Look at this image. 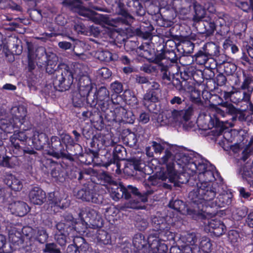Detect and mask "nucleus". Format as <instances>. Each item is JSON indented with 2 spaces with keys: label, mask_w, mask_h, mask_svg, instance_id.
Instances as JSON below:
<instances>
[{
  "label": "nucleus",
  "mask_w": 253,
  "mask_h": 253,
  "mask_svg": "<svg viewBox=\"0 0 253 253\" xmlns=\"http://www.w3.org/2000/svg\"><path fill=\"white\" fill-rule=\"evenodd\" d=\"M113 101L109 99L108 100H104V101H97V109H101L103 112H106L109 111L110 106L112 105Z\"/></svg>",
  "instance_id": "nucleus-60"
},
{
  "label": "nucleus",
  "mask_w": 253,
  "mask_h": 253,
  "mask_svg": "<svg viewBox=\"0 0 253 253\" xmlns=\"http://www.w3.org/2000/svg\"><path fill=\"white\" fill-rule=\"evenodd\" d=\"M51 176L57 181L63 182L65 180L66 174L61 166H57L51 172Z\"/></svg>",
  "instance_id": "nucleus-45"
},
{
  "label": "nucleus",
  "mask_w": 253,
  "mask_h": 253,
  "mask_svg": "<svg viewBox=\"0 0 253 253\" xmlns=\"http://www.w3.org/2000/svg\"><path fill=\"white\" fill-rule=\"evenodd\" d=\"M110 98L109 91L105 86L99 87L93 95L87 98V103L91 107H95L98 101H104L108 100Z\"/></svg>",
  "instance_id": "nucleus-20"
},
{
  "label": "nucleus",
  "mask_w": 253,
  "mask_h": 253,
  "mask_svg": "<svg viewBox=\"0 0 253 253\" xmlns=\"http://www.w3.org/2000/svg\"><path fill=\"white\" fill-rule=\"evenodd\" d=\"M183 241L188 245H195L197 241L196 234L194 232L187 233L182 238Z\"/></svg>",
  "instance_id": "nucleus-54"
},
{
  "label": "nucleus",
  "mask_w": 253,
  "mask_h": 253,
  "mask_svg": "<svg viewBox=\"0 0 253 253\" xmlns=\"http://www.w3.org/2000/svg\"><path fill=\"white\" fill-rule=\"evenodd\" d=\"M212 243L211 239L207 237H202L199 245V248L204 253H210L212 250Z\"/></svg>",
  "instance_id": "nucleus-49"
},
{
  "label": "nucleus",
  "mask_w": 253,
  "mask_h": 253,
  "mask_svg": "<svg viewBox=\"0 0 253 253\" xmlns=\"http://www.w3.org/2000/svg\"><path fill=\"white\" fill-rule=\"evenodd\" d=\"M153 247H155L157 253H167L168 251V243L160 240L159 239L153 238L151 239Z\"/></svg>",
  "instance_id": "nucleus-42"
},
{
  "label": "nucleus",
  "mask_w": 253,
  "mask_h": 253,
  "mask_svg": "<svg viewBox=\"0 0 253 253\" xmlns=\"http://www.w3.org/2000/svg\"><path fill=\"white\" fill-rule=\"evenodd\" d=\"M20 149H13V152L15 154L17 155L18 156H21L22 155H25L26 154H35L36 153V151L34 150V149L32 148H30L28 147L23 148L22 146L20 147Z\"/></svg>",
  "instance_id": "nucleus-62"
},
{
  "label": "nucleus",
  "mask_w": 253,
  "mask_h": 253,
  "mask_svg": "<svg viewBox=\"0 0 253 253\" xmlns=\"http://www.w3.org/2000/svg\"><path fill=\"white\" fill-rule=\"evenodd\" d=\"M29 200L31 204L41 205L45 200V193L40 188L33 187L30 191Z\"/></svg>",
  "instance_id": "nucleus-24"
},
{
  "label": "nucleus",
  "mask_w": 253,
  "mask_h": 253,
  "mask_svg": "<svg viewBox=\"0 0 253 253\" xmlns=\"http://www.w3.org/2000/svg\"><path fill=\"white\" fill-rule=\"evenodd\" d=\"M192 156L191 154L185 153L174 154L172 148H167L164 155L160 158L159 163L161 165H166V168H169V163L172 164V168H175V164L176 163L180 167L187 166L189 169L191 163L194 161Z\"/></svg>",
  "instance_id": "nucleus-7"
},
{
  "label": "nucleus",
  "mask_w": 253,
  "mask_h": 253,
  "mask_svg": "<svg viewBox=\"0 0 253 253\" xmlns=\"http://www.w3.org/2000/svg\"><path fill=\"white\" fill-rule=\"evenodd\" d=\"M237 172L243 179L248 180V178L253 177V168L248 162L246 165L241 166L238 169Z\"/></svg>",
  "instance_id": "nucleus-40"
},
{
  "label": "nucleus",
  "mask_w": 253,
  "mask_h": 253,
  "mask_svg": "<svg viewBox=\"0 0 253 253\" xmlns=\"http://www.w3.org/2000/svg\"><path fill=\"white\" fill-rule=\"evenodd\" d=\"M210 58L205 51L200 50L195 54V60L199 65H204L207 63Z\"/></svg>",
  "instance_id": "nucleus-52"
},
{
  "label": "nucleus",
  "mask_w": 253,
  "mask_h": 253,
  "mask_svg": "<svg viewBox=\"0 0 253 253\" xmlns=\"http://www.w3.org/2000/svg\"><path fill=\"white\" fill-rule=\"evenodd\" d=\"M151 239H146L142 233H138L134 235L132 240V245L125 240L124 243L120 246L123 253H140L146 246L151 242Z\"/></svg>",
  "instance_id": "nucleus-9"
},
{
  "label": "nucleus",
  "mask_w": 253,
  "mask_h": 253,
  "mask_svg": "<svg viewBox=\"0 0 253 253\" xmlns=\"http://www.w3.org/2000/svg\"><path fill=\"white\" fill-rule=\"evenodd\" d=\"M13 120L15 124L19 127L27 122V110L24 105L14 106L10 110Z\"/></svg>",
  "instance_id": "nucleus-18"
},
{
  "label": "nucleus",
  "mask_w": 253,
  "mask_h": 253,
  "mask_svg": "<svg viewBox=\"0 0 253 253\" xmlns=\"http://www.w3.org/2000/svg\"><path fill=\"white\" fill-rule=\"evenodd\" d=\"M95 214H91L90 212H86L80 210L78 214V219L82 222L88 223V226L92 229H100L104 224L102 217L94 211Z\"/></svg>",
  "instance_id": "nucleus-14"
},
{
  "label": "nucleus",
  "mask_w": 253,
  "mask_h": 253,
  "mask_svg": "<svg viewBox=\"0 0 253 253\" xmlns=\"http://www.w3.org/2000/svg\"><path fill=\"white\" fill-rule=\"evenodd\" d=\"M47 147H49L47 154L55 158H65L68 159L72 158V156L67 151V146L57 136L51 137Z\"/></svg>",
  "instance_id": "nucleus-11"
},
{
  "label": "nucleus",
  "mask_w": 253,
  "mask_h": 253,
  "mask_svg": "<svg viewBox=\"0 0 253 253\" xmlns=\"http://www.w3.org/2000/svg\"><path fill=\"white\" fill-rule=\"evenodd\" d=\"M49 53L46 52L45 48L43 46H39L37 47L35 52H32V56L35 57L37 62V65L42 67V65H44L47 59L48 58Z\"/></svg>",
  "instance_id": "nucleus-29"
},
{
  "label": "nucleus",
  "mask_w": 253,
  "mask_h": 253,
  "mask_svg": "<svg viewBox=\"0 0 253 253\" xmlns=\"http://www.w3.org/2000/svg\"><path fill=\"white\" fill-rule=\"evenodd\" d=\"M79 176L78 179L79 180L84 178V175L97 176L98 172L92 168L84 169L79 172Z\"/></svg>",
  "instance_id": "nucleus-63"
},
{
  "label": "nucleus",
  "mask_w": 253,
  "mask_h": 253,
  "mask_svg": "<svg viewBox=\"0 0 253 253\" xmlns=\"http://www.w3.org/2000/svg\"><path fill=\"white\" fill-rule=\"evenodd\" d=\"M58 232L55 234V239L57 243L61 247H65L67 243L68 230L66 229L65 223L59 222L56 224Z\"/></svg>",
  "instance_id": "nucleus-27"
},
{
  "label": "nucleus",
  "mask_w": 253,
  "mask_h": 253,
  "mask_svg": "<svg viewBox=\"0 0 253 253\" xmlns=\"http://www.w3.org/2000/svg\"><path fill=\"white\" fill-rule=\"evenodd\" d=\"M94 193L88 192L84 190L80 189L77 193V197L85 201H90L93 199V196Z\"/></svg>",
  "instance_id": "nucleus-57"
},
{
  "label": "nucleus",
  "mask_w": 253,
  "mask_h": 253,
  "mask_svg": "<svg viewBox=\"0 0 253 253\" xmlns=\"http://www.w3.org/2000/svg\"><path fill=\"white\" fill-rule=\"evenodd\" d=\"M90 96L83 94L78 91H75L72 94V103L74 106L76 107H81L84 105L85 100L87 102V98Z\"/></svg>",
  "instance_id": "nucleus-43"
},
{
  "label": "nucleus",
  "mask_w": 253,
  "mask_h": 253,
  "mask_svg": "<svg viewBox=\"0 0 253 253\" xmlns=\"http://www.w3.org/2000/svg\"><path fill=\"white\" fill-rule=\"evenodd\" d=\"M44 253H61L60 249L58 248L55 243H46L45 248L43 249Z\"/></svg>",
  "instance_id": "nucleus-59"
},
{
  "label": "nucleus",
  "mask_w": 253,
  "mask_h": 253,
  "mask_svg": "<svg viewBox=\"0 0 253 253\" xmlns=\"http://www.w3.org/2000/svg\"><path fill=\"white\" fill-rule=\"evenodd\" d=\"M9 47L10 52L12 54L15 55H20L22 52V46L21 41L16 37L12 38L8 42V45L6 47Z\"/></svg>",
  "instance_id": "nucleus-35"
},
{
  "label": "nucleus",
  "mask_w": 253,
  "mask_h": 253,
  "mask_svg": "<svg viewBox=\"0 0 253 253\" xmlns=\"http://www.w3.org/2000/svg\"><path fill=\"white\" fill-rule=\"evenodd\" d=\"M216 190L211 182L202 181L196 182V188L189 193L191 203L203 205L205 201H211L215 196Z\"/></svg>",
  "instance_id": "nucleus-5"
},
{
  "label": "nucleus",
  "mask_w": 253,
  "mask_h": 253,
  "mask_svg": "<svg viewBox=\"0 0 253 253\" xmlns=\"http://www.w3.org/2000/svg\"><path fill=\"white\" fill-rule=\"evenodd\" d=\"M160 70L162 73V79L166 80L168 81H171L172 80V75L170 74V72L169 71V66L165 65L164 63L161 61L159 63Z\"/></svg>",
  "instance_id": "nucleus-53"
},
{
  "label": "nucleus",
  "mask_w": 253,
  "mask_h": 253,
  "mask_svg": "<svg viewBox=\"0 0 253 253\" xmlns=\"http://www.w3.org/2000/svg\"><path fill=\"white\" fill-rule=\"evenodd\" d=\"M5 184L15 191L21 190L23 187L22 182L13 175L9 176L5 180Z\"/></svg>",
  "instance_id": "nucleus-39"
},
{
  "label": "nucleus",
  "mask_w": 253,
  "mask_h": 253,
  "mask_svg": "<svg viewBox=\"0 0 253 253\" xmlns=\"http://www.w3.org/2000/svg\"><path fill=\"white\" fill-rule=\"evenodd\" d=\"M95 55L101 61L108 62L114 59L113 55L108 50H98Z\"/></svg>",
  "instance_id": "nucleus-50"
},
{
  "label": "nucleus",
  "mask_w": 253,
  "mask_h": 253,
  "mask_svg": "<svg viewBox=\"0 0 253 253\" xmlns=\"http://www.w3.org/2000/svg\"><path fill=\"white\" fill-rule=\"evenodd\" d=\"M92 89L91 80L88 76H82L78 83V92L83 96H91L89 94Z\"/></svg>",
  "instance_id": "nucleus-25"
},
{
  "label": "nucleus",
  "mask_w": 253,
  "mask_h": 253,
  "mask_svg": "<svg viewBox=\"0 0 253 253\" xmlns=\"http://www.w3.org/2000/svg\"><path fill=\"white\" fill-rule=\"evenodd\" d=\"M62 3L72 12L78 13L81 16L89 18L93 16V12L83 6L80 0H63Z\"/></svg>",
  "instance_id": "nucleus-15"
},
{
  "label": "nucleus",
  "mask_w": 253,
  "mask_h": 253,
  "mask_svg": "<svg viewBox=\"0 0 253 253\" xmlns=\"http://www.w3.org/2000/svg\"><path fill=\"white\" fill-rule=\"evenodd\" d=\"M233 207L231 211H232L231 217L233 220L239 221L246 216L248 211L247 207Z\"/></svg>",
  "instance_id": "nucleus-37"
},
{
  "label": "nucleus",
  "mask_w": 253,
  "mask_h": 253,
  "mask_svg": "<svg viewBox=\"0 0 253 253\" xmlns=\"http://www.w3.org/2000/svg\"><path fill=\"white\" fill-rule=\"evenodd\" d=\"M193 112L192 105L183 110L179 111L175 109L166 110L162 115L161 125H169L179 122L182 124L184 130H190L194 126L193 123L189 121Z\"/></svg>",
  "instance_id": "nucleus-3"
},
{
  "label": "nucleus",
  "mask_w": 253,
  "mask_h": 253,
  "mask_svg": "<svg viewBox=\"0 0 253 253\" xmlns=\"http://www.w3.org/2000/svg\"><path fill=\"white\" fill-rule=\"evenodd\" d=\"M244 80L241 85L240 88L246 90L243 92V100L245 102L250 101L251 94L253 92V77L250 75L243 73Z\"/></svg>",
  "instance_id": "nucleus-21"
},
{
  "label": "nucleus",
  "mask_w": 253,
  "mask_h": 253,
  "mask_svg": "<svg viewBox=\"0 0 253 253\" xmlns=\"http://www.w3.org/2000/svg\"><path fill=\"white\" fill-rule=\"evenodd\" d=\"M159 212L151 219L154 229L148 235V239H159L164 242H175V233L169 230V225L165 217L160 215Z\"/></svg>",
  "instance_id": "nucleus-4"
},
{
  "label": "nucleus",
  "mask_w": 253,
  "mask_h": 253,
  "mask_svg": "<svg viewBox=\"0 0 253 253\" xmlns=\"http://www.w3.org/2000/svg\"><path fill=\"white\" fill-rule=\"evenodd\" d=\"M152 147L154 150V153L156 155H161L163 154L162 156L165 154V151L167 148L165 149L163 144L157 142V141H153L152 142Z\"/></svg>",
  "instance_id": "nucleus-61"
},
{
  "label": "nucleus",
  "mask_w": 253,
  "mask_h": 253,
  "mask_svg": "<svg viewBox=\"0 0 253 253\" xmlns=\"http://www.w3.org/2000/svg\"><path fill=\"white\" fill-rule=\"evenodd\" d=\"M110 6V8L93 6L92 8L98 11L115 12L122 15L124 19L122 22L130 25L135 20V17L140 20L146 14V9L139 0H125L126 4L121 0H104Z\"/></svg>",
  "instance_id": "nucleus-1"
},
{
  "label": "nucleus",
  "mask_w": 253,
  "mask_h": 253,
  "mask_svg": "<svg viewBox=\"0 0 253 253\" xmlns=\"http://www.w3.org/2000/svg\"><path fill=\"white\" fill-rule=\"evenodd\" d=\"M203 50L210 58L219 55V46L214 42L207 43L203 47Z\"/></svg>",
  "instance_id": "nucleus-38"
},
{
  "label": "nucleus",
  "mask_w": 253,
  "mask_h": 253,
  "mask_svg": "<svg viewBox=\"0 0 253 253\" xmlns=\"http://www.w3.org/2000/svg\"><path fill=\"white\" fill-rule=\"evenodd\" d=\"M172 164L169 163V168L160 176V179L163 181V187L166 189H171L172 186L180 187L181 184L188 182L192 184V178L188 179L187 173H178L175 168H172Z\"/></svg>",
  "instance_id": "nucleus-6"
},
{
  "label": "nucleus",
  "mask_w": 253,
  "mask_h": 253,
  "mask_svg": "<svg viewBox=\"0 0 253 253\" xmlns=\"http://www.w3.org/2000/svg\"><path fill=\"white\" fill-rule=\"evenodd\" d=\"M58 57L55 54L52 52H49L48 58L45 61L46 67L45 71L49 75L56 74V71L60 69V67L63 63H60L57 65Z\"/></svg>",
  "instance_id": "nucleus-26"
},
{
  "label": "nucleus",
  "mask_w": 253,
  "mask_h": 253,
  "mask_svg": "<svg viewBox=\"0 0 253 253\" xmlns=\"http://www.w3.org/2000/svg\"><path fill=\"white\" fill-rule=\"evenodd\" d=\"M126 149L122 145H118L116 146L113 150V158L110 161L106 163L104 166L106 167H108L111 164H114L117 167V170L120 169L121 164L120 161L126 160Z\"/></svg>",
  "instance_id": "nucleus-19"
},
{
  "label": "nucleus",
  "mask_w": 253,
  "mask_h": 253,
  "mask_svg": "<svg viewBox=\"0 0 253 253\" xmlns=\"http://www.w3.org/2000/svg\"><path fill=\"white\" fill-rule=\"evenodd\" d=\"M228 240L231 244L235 247H238L241 243L242 237L240 232L236 230H230L228 232Z\"/></svg>",
  "instance_id": "nucleus-41"
},
{
  "label": "nucleus",
  "mask_w": 253,
  "mask_h": 253,
  "mask_svg": "<svg viewBox=\"0 0 253 253\" xmlns=\"http://www.w3.org/2000/svg\"><path fill=\"white\" fill-rule=\"evenodd\" d=\"M30 15L33 21L39 22L42 19V11L38 9H31L30 10Z\"/></svg>",
  "instance_id": "nucleus-64"
},
{
  "label": "nucleus",
  "mask_w": 253,
  "mask_h": 253,
  "mask_svg": "<svg viewBox=\"0 0 253 253\" xmlns=\"http://www.w3.org/2000/svg\"><path fill=\"white\" fill-rule=\"evenodd\" d=\"M198 126L200 128L207 130L214 128L213 131H216L215 135H219L227 128L222 121H220L218 118L214 117L206 116L204 118H199L197 120Z\"/></svg>",
  "instance_id": "nucleus-10"
},
{
  "label": "nucleus",
  "mask_w": 253,
  "mask_h": 253,
  "mask_svg": "<svg viewBox=\"0 0 253 253\" xmlns=\"http://www.w3.org/2000/svg\"><path fill=\"white\" fill-rule=\"evenodd\" d=\"M194 14L193 17V21L194 22L199 23L201 21L207 17L206 16V9L201 4L197 2L194 3Z\"/></svg>",
  "instance_id": "nucleus-33"
},
{
  "label": "nucleus",
  "mask_w": 253,
  "mask_h": 253,
  "mask_svg": "<svg viewBox=\"0 0 253 253\" xmlns=\"http://www.w3.org/2000/svg\"><path fill=\"white\" fill-rule=\"evenodd\" d=\"M207 214L211 215L212 217L208 221V226L209 232L215 237H220L224 234L226 228L224 223L220 219L212 217L218 214L217 212H207Z\"/></svg>",
  "instance_id": "nucleus-16"
},
{
  "label": "nucleus",
  "mask_w": 253,
  "mask_h": 253,
  "mask_svg": "<svg viewBox=\"0 0 253 253\" xmlns=\"http://www.w3.org/2000/svg\"><path fill=\"white\" fill-rule=\"evenodd\" d=\"M96 239L98 244L100 245H110L112 244L111 237L107 231L99 229L96 234Z\"/></svg>",
  "instance_id": "nucleus-34"
},
{
  "label": "nucleus",
  "mask_w": 253,
  "mask_h": 253,
  "mask_svg": "<svg viewBox=\"0 0 253 253\" xmlns=\"http://www.w3.org/2000/svg\"><path fill=\"white\" fill-rule=\"evenodd\" d=\"M159 95L155 92H151L148 90L144 95L143 104L150 112H154L156 110V105L155 103L159 101Z\"/></svg>",
  "instance_id": "nucleus-23"
},
{
  "label": "nucleus",
  "mask_w": 253,
  "mask_h": 253,
  "mask_svg": "<svg viewBox=\"0 0 253 253\" xmlns=\"http://www.w3.org/2000/svg\"><path fill=\"white\" fill-rule=\"evenodd\" d=\"M74 243H77L80 253H92L91 247L86 242L84 238L77 237L74 239Z\"/></svg>",
  "instance_id": "nucleus-36"
},
{
  "label": "nucleus",
  "mask_w": 253,
  "mask_h": 253,
  "mask_svg": "<svg viewBox=\"0 0 253 253\" xmlns=\"http://www.w3.org/2000/svg\"><path fill=\"white\" fill-rule=\"evenodd\" d=\"M167 59L170 61L171 63H177L178 58L175 51L173 50H165L164 53V58L162 59L161 61L163 62V59ZM160 63L161 61H159Z\"/></svg>",
  "instance_id": "nucleus-58"
},
{
  "label": "nucleus",
  "mask_w": 253,
  "mask_h": 253,
  "mask_svg": "<svg viewBox=\"0 0 253 253\" xmlns=\"http://www.w3.org/2000/svg\"><path fill=\"white\" fill-rule=\"evenodd\" d=\"M146 208L147 207H108L105 209L104 215L109 222H115L123 214L121 211H126L127 209L145 210Z\"/></svg>",
  "instance_id": "nucleus-17"
},
{
  "label": "nucleus",
  "mask_w": 253,
  "mask_h": 253,
  "mask_svg": "<svg viewBox=\"0 0 253 253\" xmlns=\"http://www.w3.org/2000/svg\"><path fill=\"white\" fill-rule=\"evenodd\" d=\"M198 182L208 181L211 182L214 179V177L212 171L206 170L203 173L198 174Z\"/></svg>",
  "instance_id": "nucleus-56"
},
{
  "label": "nucleus",
  "mask_w": 253,
  "mask_h": 253,
  "mask_svg": "<svg viewBox=\"0 0 253 253\" xmlns=\"http://www.w3.org/2000/svg\"><path fill=\"white\" fill-rule=\"evenodd\" d=\"M124 169V172L129 176L134 177L140 179L145 175L143 171V163L141 160L136 158H131L127 160Z\"/></svg>",
  "instance_id": "nucleus-13"
},
{
  "label": "nucleus",
  "mask_w": 253,
  "mask_h": 253,
  "mask_svg": "<svg viewBox=\"0 0 253 253\" xmlns=\"http://www.w3.org/2000/svg\"><path fill=\"white\" fill-rule=\"evenodd\" d=\"M119 189H121L122 191V195L120 199L124 197L125 199L129 200L131 204H137L140 202H146L148 201V196L152 194L154 192L152 190H147L140 192L135 187L130 185L125 187L122 184H120Z\"/></svg>",
  "instance_id": "nucleus-8"
},
{
  "label": "nucleus",
  "mask_w": 253,
  "mask_h": 253,
  "mask_svg": "<svg viewBox=\"0 0 253 253\" xmlns=\"http://www.w3.org/2000/svg\"><path fill=\"white\" fill-rule=\"evenodd\" d=\"M27 138L25 132L14 133L10 137V141L14 149H20V147L24 145V141Z\"/></svg>",
  "instance_id": "nucleus-31"
},
{
  "label": "nucleus",
  "mask_w": 253,
  "mask_h": 253,
  "mask_svg": "<svg viewBox=\"0 0 253 253\" xmlns=\"http://www.w3.org/2000/svg\"><path fill=\"white\" fill-rule=\"evenodd\" d=\"M148 224L147 219L138 216L136 218L134 225L138 230L144 231L147 228Z\"/></svg>",
  "instance_id": "nucleus-55"
},
{
  "label": "nucleus",
  "mask_w": 253,
  "mask_h": 253,
  "mask_svg": "<svg viewBox=\"0 0 253 253\" xmlns=\"http://www.w3.org/2000/svg\"><path fill=\"white\" fill-rule=\"evenodd\" d=\"M137 141L136 136L133 132H129L123 138L124 143L130 147L135 146Z\"/></svg>",
  "instance_id": "nucleus-51"
},
{
  "label": "nucleus",
  "mask_w": 253,
  "mask_h": 253,
  "mask_svg": "<svg viewBox=\"0 0 253 253\" xmlns=\"http://www.w3.org/2000/svg\"><path fill=\"white\" fill-rule=\"evenodd\" d=\"M196 207H184V208H186V213H182L183 214H186L187 215H189L191 217L195 220H197L200 218V217L202 216H204L205 214H203L204 211H203V209L201 210H196L195 209ZM199 209L200 207H196Z\"/></svg>",
  "instance_id": "nucleus-44"
},
{
  "label": "nucleus",
  "mask_w": 253,
  "mask_h": 253,
  "mask_svg": "<svg viewBox=\"0 0 253 253\" xmlns=\"http://www.w3.org/2000/svg\"><path fill=\"white\" fill-rule=\"evenodd\" d=\"M220 106L221 108H216L215 110L216 113L222 117H224L226 114L231 115V114H235L237 112L236 108L231 103L224 102L221 103Z\"/></svg>",
  "instance_id": "nucleus-32"
},
{
  "label": "nucleus",
  "mask_w": 253,
  "mask_h": 253,
  "mask_svg": "<svg viewBox=\"0 0 253 253\" xmlns=\"http://www.w3.org/2000/svg\"><path fill=\"white\" fill-rule=\"evenodd\" d=\"M97 176L100 180V183L106 187L114 200L117 201L120 199L122 191L119 188L121 183H118L110 175L105 171L98 173Z\"/></svg>",
  "instance_id": "nucleus-12"
},
{
  "label": "nucleus",
  "mask_w": 253,
  "mask_h": 253,
  "mask_svg": "<svg viewBox=\"0 0 253 253\" xmlns=\"http://www.w3.org/2000/svg\"><path fill=\"white\" fill-rule=\"evenodd\" d=\"M48 140V137L45 133L36 132L33 136V143L36 149L40 150L47 146Z\"/></svg>",
  "instance_id": "nucleus-28"
},
{
  "label": "nucleus",
  "mask_w": 253,
  "mask_h": 253,
  "mask_svg": "<svg viewBox=\"0 0 253 253\" xmlns=\"http://www.w3.org/2000/svg\"><path fill=\"white\" fill-rule=\"evenodd\" d=\"M153 26L149 22H143L139 28H137L135 32L137 35L144 39H148L152 36V32L154 30Z\"/></svg>",
  "instance_id": "nucleus-30"
},
{
  "label": "nucleus",
  "mask_w": 253,
  "mask_h": 253,
  "mask_svg": "<svg viewBox=\"0 0 253 253\" xmlns=\"http://www.w3.org/2000/svg\"><path fill=\"white\" fill-rule=\"evenodd\" d=\"M206 164L204 163L202 160L200 161L194 160L191 163L189 169H191L192 171L198 173L199 174L203 173L207 169Z\"/></svg>",
  "instance_id": "nucleus-46"
},
{
  "label": "nucleus",
  "mask_w": 253,
  "mask_h": 253,
  "mask_svg": "<svg viewBox=\"0 0 253 253\" xmlns=\"http://www.w3.org/2000/svg\"><path fill=\"white\" fill-rule=\"evenodd\" d=\"M12 214L22 217L26 215L31 209V207H8Z\"/></svg>",
  "instance_id": "nucleus-48"
},
{
  "label": "nucleus",
  "mask_w": 253,
  "mask_h": 253,
  "mask_svg": "<svg viewBox=\"0 0 253 253\" xmlns=\"http://www.w3.org/2000/svg\"><path fill=\"white\" fill-rule=\"evenodd\" d=\"M200 32L205 34L207 36L213 35L216 30V25L211 17L208 16L199 22Z\"/></svg>",
  "instance_id": "nucleus-22"
},
{
  "label": "nucleus",
  "mask_w": 253,
  "mask_h": 253,
  "mask_svg": "<svg viewBox=\"0 0 253 253\" xmlns=\"http://www.w3.org/2000/svg\"><path fill=\"white\" fill-rule=\"evenodd\" d=\"M48 238V234L46 230L42 227L37 229L36 232L34 235L35 241L40 244H44L46 242Z\"/></svg>",
  "instance_id": "nucleus-47"
},
{
  "label": "nucleus",
  "mask_w": 253,
  "mask_h": 253,
  "mask_svg": "<svg viewBox=\"0 0 253 253\" xmlns=\"http://www.w3.org/2000/svg\"><path fill=\"white\" fill-rule=\"evenodd\" d=\"M79 64H74L70 67L66 64H63L60 69L53 75V85L54 88L59 91L69 90L73 83L74 76H81Z\"/></svg>",
  "instance_id": "nucleus-2"
}]
</instances>
